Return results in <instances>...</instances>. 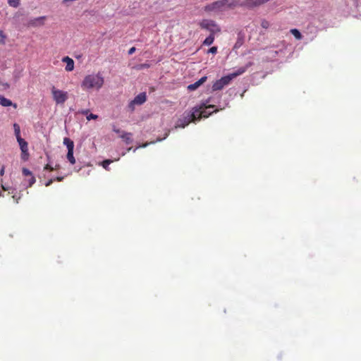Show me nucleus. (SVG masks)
Segmentation results:
<instances>
[{
  "instance_id": "29",
  "label": "nucleus",
  "mask_w": 361,
  "mask_h": 361,
  "mask_svg": "<svg viewBox=\"0 0 361 361\" xmlns=\"http://www.w3.org/2000/svg\"><path fill=\"white\" fill-rule=\"evenodd\" d=\"M54 179H50L46 183H45V186L48 187L49 185H51L52 184V183L54 182Z\"/></svg>"
},
{
  "instance_id": "24",
  "label": "nucleus",
  "mask_w": 361,
  "mask_h": 361,
  "mask_svg": "<svg viewBox=\"0 0 361 361\" xmlns=\"http://www.w3.org/2000/svg\"><path fill=\"white\" fill-rule=\"evenodd\" d=\"M261 26L264 29H267L269 27V22L267 20H262Z\"/></svg>"
},
{
  "instance_id": "20",
  "label": "nucleus",
  "mask_w": 361,
  "mask_h": 361,
  "mask_svg": "<svg viewBox=\"0 0 361 361\" xmlns=\"http://www.w3.org/2000/svg\"><path fill=\"white\" fill-rule=\"evenodd\" d=\"M13 129H14V133H15V135L16 137V139L19 137H21L20 136V126L18 124V123H14L13 124Z\"/></svg>"
},
{
  "instance_id": "3",
  "label": "nucleus",
  "mask_w": 361,
  "mask_h": 361,
  "mask_svg": "<svg viewBox=\"0 0 361 361\" xmlns=\"http://www.w3.org/2000/svg\"><path fill=\"white\" fill-rule=\"evenodd\" d=\"M51 94L56 104H63L68 99V93L58 90L55 87L51 88Z\"/></svg>"
},
{
  "instance_id": "26",
  "label": "nucleus",
  "mask_w": 361,
  "mask_h": 361,
  "mask_svg": "<svg viewBox=\"0 0 361 361\" xmlns=\"http://www.w3.org/2000/svg\"><path fill=\"white\" fill-rule=\"evenodd\" d=\"M35 183V178L33 175L30 176L28 180V187H31Z\"/></svg>"
},
{
  "instance_id": "14",
  "label": "nucleus",
  "mask_w": 361,
  "mask_h": 361,
  "mask_svg": "<svg viewBox=\"0 0 361 361\" xmlns=\"http://www.w3.org/2000/svg\"><path fill=\"white\" fill-rule=\"evenodd\" d=\"M246 69L247 68L245 67H241V68H239L235 72L232 73L229 75L233 80V78H236L237 76L244 73L246 71Z\"/></svg>"
},
{
  "instance_id": "13",
  "label": "nucleus",
  "mask_w": 361,
  "mask_h": 361,
  "mask_svg": "<svg viewBox=\"0 0 361 361\" xmlns=\"http://www.w3.org/2000/svg\"><path fill=\"white\" fill-rule=\"evenodd\" d=\"M45 18H46L45 16H41V17L30 20L29 21V25L32 27H36L38 25H43L44 24Z\"/></svg>"
},
{
  "instance_id": "36",
  "label": "nucleus",
  "mask_w": 361,
  "mask_h": 361,
  "mask_svg": "<svg viewBox=\"0 0 361 361\" xmlns=\"http://www.w3.org/2000/svg\"><path fill=\"white\" fill-rule=\"evenodd\" d=\"M86 118H87V119L88 121H90V115H87V116H86Z\"/></svg>"
},
{
  "instance_id": "6",
  "label": "nucleus",
  "mask_w": 361,
  "mask_h": 361,
  "mask_svg": "<svg viewBox=\"0 0 361 361\" xmlns=\"http://www.w3.org/2000/svg\"><path fill=\"white\" fill-rule=\"evenodd\" d=\"M207 103L208 102H207L206 103H202L200 106H196L192 109V111H194L195 109H200V111H197L196 113V121L200 120L202 117L207 118L211 114V113H207L206 111V109L214 108V105H207Z\"/></svg>"
},
{
  "instance_id": "39",
  "label": "nucleus",
  "mask_w": 361,
  "mask_h": 361,
  "mask_svg": "<svg viewBox=\"0 0 361 361\" xmlns=\"http://www.w3.org/2000/svg\"><path fill=\"white\" fill-rule=\"evenodd\" d=\"M355 1H357V0H355Z\"/></svg>"
},
{
  "instance_id": "11",
  "label": "nucleus",
  "mask_w": 361,
  "mask_h": 361,
  "mask_svg": "<svg viewBox=\"0 0 361 361\" xmlns=\"http://www.w3.org/2000/svg\"><path fill=\"white\" fill-rule=\"evenodd\" d=\"M62 62L66 64L65 70L68 72H71L74 69V61L69 56H64L62 59Z\"/></svg>"
},
{
  "instance_id": "25",
  "label": "nucleus",
  "mask_w": 361,
  "mask_h": 361,
  "mask_svg": "<svg viewBox=\"0 0 361 361\" xmlns=\"http://www.w3.org/2000/svg\"><path fill=\"white\" fill-rule=\"evenodd\" d=\"M23 174L25 176H31L32 175V172L26 168L23 169Z\"/></svg>"
},
{
  "instance_id": "28",
  "label": "nucleus",
  "mask_w": 361,
  "mask_h": 361,
  "mask_svg": "<svg viewBox=\"0 0 361 361\" xmlns=\"http://www.w3.org/2000/svg\"><path fill=\"white\" fill-rule=\"evenodd\" d=\"M44 170H49V171H51L54 170V167H52L49 164H46L45 166L44 167Z\"/></svg>"
},
{
  "instance_id": "15",
  "label": "nucleus",
  "mask_w": 361,
  "mask_h": 361,
  "mask_svg": "<svg viewBox=\"0 0 361 361\" xmlns=\"http://www.w3.org/2000/svg\"><path fill=\"white\" fill-rule=\"evenodd\" d=\"M214 41V34L210 33L209 37H207L203 42V45L209 46Z\"/></svg>"
},
{
  "instance_id": "34",
  "label": "nucleus",
  "mask_w": 361,
  "mask_h": 361,
  "mask_svg": "<svg viewBox=\"0 0 361 361\" xmlns=\"http://www.w3.org/2000/svg\"><path fill=\"white\" fill-rule=\"evenodd\" d=\"M97 118V115L92 114V119H96Z\"/></svg>"
},
{
  "instance_id": "31",
  "label": "nucleus",
  "mask_w": 361,
  "mask_h": 361,
  "mask_svg": "<svg viewBox=\"0 0 361 361\" xmlns=\"http://www.w3.org/2000/svg\"><path fill=\"white\" fill-rule=\"evenodd\" d=\"M135 51V47H131L128 51V54L131 55Z\"/></svg>"
},
{
  "instance_id": "18",
  "label": "nucleus",
  "mask_w": 361,
  "mask_h": 361,
  "mask_svg": "<svg viewBox=\"0 0 361 361\" xmlns=\"http://www.w3.org/2000/svg\"><path fill=\"white\" fill-rule=\"evenodd\" d=\"M82 87L83 89H90V76L87 75L85 77V80L82 82Z\"/></svg>"
},
{
  "instance_id": "8",
  "label": "nucleus",
  "mask_w": 361,
  "mask_h": 361,
  "mask_svg": "<svg viewBox=\"0 0 361 361\" xmlns=\"http://www.w3.org/2000/svg\"><path fill=\"white\" fill-rule=\"evenodd\" d=\"M232 80L231 77L230 75H226L220 78L219 80H217L212 85V90L213 91H217L222 90L224 86L228 85L231 81Z\"/></svg>"
},
{
  "instance_id": "27",
  "label": "nucleus",
  "mask_w": 361,
  "mask_h": 361,
  "mask_svg": "<svg viewBox=\"0 0 361 361\" xmlns=\"http://www.w3.org/2000/svg\"><path fill=\"white\" fill-rule=\"evenodd\" d=\"M208 53H211L212 54H216L217 53V47H212L208 50Z\"/></svg>"
},
{
  "instance_id": "16",
  "label": "nucleus",
  "mask_w": 361,
  "mask_h": 361,
  "mask_svg": "<svg viewBox=\"0 0 361 361\" xmlns=\"http://www.w3.org/2000/svg\"><path fill=\"white\" fill-rule=\"evenodd\" d=\"M0 104L3 106H10L13 105V103L11 100L4 97H0Z\"/></svg>"
},
{
  "instance_id": "21",
  "label": "nucleus",
  "mask_w": 361,
  "mask_h": 361,
  "mask_svg": "<svg viewBox=\"0 0 361 361\" xmlns=\"http://www.w3.org/2000/svg\"><path fill=\"white\" fill-rule=\"evenodd\" d=\"M8 3L11 6L14 8H17L20 4L19 0H8Z\"/></svg>"
},
{
  "instance_id": "32",
  "label": "nucleus",
  "mask_w": 361,
  "mask_h": 361,
  "mask_svg": "<svg viewBox=\"0 0 361 361\" xmlns=\"http://www.w3.org/2000/svg\"><path fill=\"white\" fill-rule=\"evenodd\" d=\"M4 170H5V167L4 166H2L1 170H0V176H3L4 174Z\"/></svg>"
},
{
  "instance_id": "9",
  "label": "nucleus",
  "mask_w": 361,
  "mask_h": 361,
  "mask_svg": "<svg viewBox=\"0 0 361 361\" xmlns=\"http://www.w3.org/2000/svg\"><path fill=\"white\" fill-rule=\"evenodd\" d=\"M17 141L19 144L20 150L22 152V158L23 159L25 160L27 159V157L29 155L28 154V144L27 142L23 139L21 137H19L17 138Z\"/></svg>"
},
{
  "instance_id": "1",
  "label": "nucleus",
  "mask_w": 361,
  "mask_h": 361,
  "mask_svg": "<svg viewBox=\"0 0 361 361\" xmlns=\"http://www.w3.org/2000/svg\"><path fill=\"white\" fill-rule=\"evenodd\" d=\"M240 2L237 0H217L211 4H207L204 7V11L207 13L223 12L228 9H233L239 6Z\"/></svg>"
},
{
  "instance_id": "38",
  "label": "nucleus",
  "mask_w": 361,
  "mask_h": 361,
  "mask_svg": "<svg viewBox=\"0 0 361 361\" xmlns=\"http://www.w3.org/2000/svg\"><path fill=\"white\" fill-rule=\"evenodd\" d=\"M2 188L4 190H6V189L4 188V186H2Z\"/></svg>"
},
{
  "instance_id": "30",
  "label": "nucleus",
  "mask_w": 361,
  "mask_h": 361,
  "mask_svg": "<svg viewBox=\"0 0 361 361\" xmlns=\"http://www.w3.org/2000/svg\"><path fill=\"white\" fill-rule=\"evenodd\" d=\"M13 199L15 200L16 202L18 203V200L20 198V195L19 196H17L16 195H13L12 196Z\"/></svg>"
},
{
  "instance_id": "35",
  "label": "nucleus",
  "mask_w": 361,
  "mask_h": 361,
  "mask_svg": "<svg viewBox=\"0 0 361 361\" xmlns=\"http://www.w3.org/2000/svg\"><path fill=\"white\" fill-rule=\"evenodd\" d=\"M149 66V65L146 64V63L142 65V67H144V68H148Z\"/></svg>"
},
{
  "instance_id": "22",
  "label": "nucleus",
  "mask_w": 361,
  "mask_h": 361,
  "mask_svg": "<svg viewBox=\"0 0 361 361\" xmlns=\"http://www.w3.org/2000/svg\"><path fill=\"white\" fill-rule=\"evenodd\" d=\"M113 161L111 160V159H106L104 161H102V166L106 169V170H109L108 167H109V165L112 163Z\"/></svg>"
},
{
  "instance_id": "19",
  "label": "nucleus",
  "mask_w": 361,
  "mask_h": 361,
  "mask_svg": "<svg viewBox=\"0 0 361 361\" xmlns=\"http://www.w3.org/2000/svg\"><path fill=\"white\" fill-rule=\"evenodd\" d=\"M290 32L297 39H302V35L298 30L294 28L291 29Z\"/></svg>"
},
{
  "instance_id": "2",
  "label": "nucleus",
  "mask_w": 361,
  "mask_h": 361,
  "mask_svg": "<svg viewBox=\"0 0 361 361\" xmlns=\"http://www.w3.org/2000/svg\"><path fill=\"white\" fill-rule=\"evenodd\" d=\"M199 110L200 109H195L191 113L184 114L183 117L179 118L177 121L175 127L176 128H183L185 126H187L190 122L196 121V113L197 111H200Z\"/></svg>"
},
{
  "instance_id": "12",
  "label": "nucleus",
  "mask_w": 361,
  "mask_h": 361,
  "mask_svg": "<svg viewBox=\"0 0 361 361\" xmlns=\"http://www.w3.org/2000/svg\"><path fill=\"white\" fill-rule=\"evenodd\" d=\"M207 77L206 76H203L199 80H197V82L192 83V84H190L188 86V89L190 91H193V90H195L197 88H198L201 85H202L206 80H207Z\"/></svg>"
},
{
  "instance_id": "5",
  "label": "nucleus",
  "mask_w": 361,
  "mask_h": 361,
  "mask_svg": "<svg viewBox=\"0 0 361 361\" xmlns=\"http://www.w3.org/2000/svg\"><path fill=\"white\" fill-rule=\"evenodd\" d=\"M147 100L146 92H141L137 94L128 105V109L133 112L135 110V105H142Z\"/></svg>"
},
{
  "instance_id": "17",
  "label": "nucleus",
  "mask_w": 361,
  "mask_h": 361,
  "mask_svg": "<svg viewBox=\"0 0 361 361\" xmlns=\"http://www.w3.org/2000/svg\"><path fill=\"white\" fill-rule=\"evenodd\" d=\"M126 144L129 145L132 142V134L130 133H125L121 136Z\"/></svg>"
},
{
  "instance_id": "37",
  "label": "nucleus",
  "mask_w": 361,
  "mask_h": 361,
  "mask_svg": "<svg viewBox=\"0 0 361 361\" xmlns=\"http://www.w3.org/2000/svg\"><path fill=\"white\" fill-rule=\"evenodd\" d=\"M54 169V170L58 169H59V166H58V165H56Z\"/></svg>"
},
{
  "instance_id": "10",
  "label": "nucleus",
  "mask_w": 361,
  "mask_h": 361,
  "mask_svg": "<svg viewBox=\"0 0 361 361\" xmlns=\"http://www.w3.org/2000/svg\"><path fill=\"white\" fill-rule=\"evenodd\" d=\"M104 84V78L98 73L96 75L92 77V88H96L97 90L102 87Z\"/></svg>"
},
{
  "instance_id": "4",
  "label": "nucleus",
  "mask_w": 361,
  "mask_h": 361,
  "mask_svg": "<svg viewBox=\"0 0 361 361\" xmlns=\"http://www.w3.org/2000/svg\"><path fill=\"white\" fill-rule=\"evenodd\" d=\"M200 26L202 29L207 30L210 33L215 34L216 32H220V28L212 20L204 19L200 23Z\"/></svg>"
},
{
  "instance_id": "7",
  "label": "nucleus",
  "mask_w": 361,
  "mask_h": 361,
  "mask_svg": "<svg viewBox=\"0 0 361 361\" xmlns=\"http://www.w3.org/2000/svg\"><path fill=\"white\" fill-rule=\"evenodd\" d=\"M63 144L67 147L68 149L67 159L70 161L71 164H74L75 163V159L73 157V142L70 138L65 137L63 139Z\"/></svg>"
},
{
  "instance_id": "33",
  "label": "nucleus",
  "mask_w": 361,
  "mask_h": 361,
  "mask_svg": "<svg viewBox=\"0 0 361 361\" xmlns=\"http://www.w3.org/2000/svg\"><path fill=\"white\" fill-rule=\"evenodd\" d=\"M63 177H62V176H57V177L54 179V180H56V181H61V180H63Z\"/></svg>"
},
{
  "instance_id": "23",
  "label": "nucleus",
  "mask_w": 361,
  "mask_h": 361,
  "mask_svg": "<svg viewBox=\"0 0 361 361\" xmlns=\"http://www.w3.org/2000/svg\"><path fill=\"white\" fill-rule=\"evenodd\" d=\"M6 38V35L2 30H0V44H5L6 42L5 39Z\"/></svg>"
}]
</instances>
